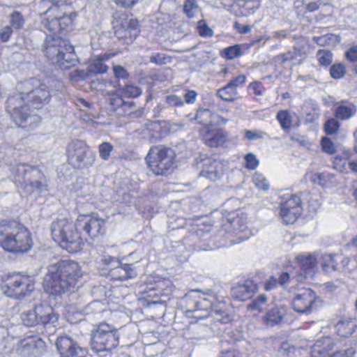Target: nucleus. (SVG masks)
<instances>
[{"instance_id": "nucleus-1", "label": "nucleus", "mask_w": 357, "mask_h": 357, "mask_svg": "<svg viewBox=\"0 0 357 357\" xmlns=\"http://www.w3.org/2000/svg\"><path fill=\"white\" fill-rule=\"evenodd\" d=\"M105 220L97 216L79 215L73 222L68 218H59L51 225L52 238L60 246L69 252L79 251L84 243V238H97L105 234Z\"/></svg>"}, {"instance_id": "nucleus-2", "label": "nucleus", "mask_w": 357, "mask_h": 357, "mask_svg": "<svg viewBox=\"0 0 357 357\" xmlns=\"http://www.w3.org/2000/svg\"><path fill=\"white\" fill-rule=\"evenodd\" d=\"M20 91L10 96L6 101V109L15 123L21 128L36 127L40 117L27 113V105L24 104L25 97L31 102L32 107L38 109L50 99L47 86L36 78L20 83L17 86Z\"/></svg>"}, {"instance_id": "nucleus-3", "label": "nucleus", "mask_w": 357, "mask_h": 357, "mask_svg": "<svg viewBox=\"0 0 357 357\" xmlns=\"http://www.w3.org/2000/svg\"><path fill=\"white\" fill-rule=\"evenodd\" d=\"M215 296L212 294H204L197 291H192L182 299L185 307L188 317L197 319L211 317L214 322L223 324L231 321L230 315L223 310V305L215 303Z\"/></svg>"}, {"instance_id": "nucleus-4", "label": "nucleus", "mask_w": 357, "mask_h": 357, "mask_svg": "<svg viewBox=\"0 0 357 357\" xmlns=\"http://www.w3.org/2000/svg\"><path fill=\"white\" fill-rule=\"evenodd\" d=\"M82 275L81 267L77 262L61 260L48 266L44 287L51 294H60L74 287Z\"/></svg>"}, {"instance_id": "nucleus-5", "label": "nucleus", "mask_w": 357, "mask_h": 357, "mask_svg": "<svg viewBox=\"0 0 357 357\" xmlns=\"http://www.w3.org/2000/svg\"><path fill=\"white\" fill-rule=\"evenodd\" d=\"M43 52L47 60L62 69H68L77 63L74 47L56 35H49L43 45Z\"/></svg>"}, {"instance_id": "nucleus-6", "label": "nucleus", "mask_w": 357, "mask_h": 357, "mask_svg": "<svg viewBox=\"0 0 357 357\" xmlns=\"http://www.w3.org/2000/svg\"><path fill=\"white\" fill-rule=\"evenodd\" d=\"M11 178L25 195L40 193L46 190V180L38 168L27 164H18L11 169Z\"/></svg>"}, {"instance_id": "nucleus-7", "label": "nucleus", "mask_w": 357, "mask_h": 357, "mask_svg": "<svg viewBox=\"0 0 357 357\" xmlns=\"http://www.w3.org/2000/svg\"><path fill=\"white\" fill-rule=\"evenodd\" d=\"M0 245L12 253H23L33 246L31 234L22 226H0Z\"/></svg>"}, {"instance_id": "nucleus-8", "label": "nucleus", "mask_w": 357, "mask_h": 357, "mask_svg": "<svg viewBox=\"0 0 357 357\" xmlns=\"http://www.w3.org/2000/svg\"><path fill=\"white\" fill-rule=\"evenodd\" d=\"M281 198L280 216L285 224H293L297 220L303 210L305 202L310 211L316 212L317 210L318 203L317 201L310 202L311 196L308 192L287 197L283 195Z\"/></svg>"}, {"instance_id": "nucleus-9", "label": "nucleus", "mask_w": 357, "mask_h": 357, "mask_svg": "<svg viewBox=\"0 0 357 357\" xmlns=\"http://www.w3.org/2000/svg\"><path fill=\"white\" fill-rule=\"evenodd\" d=\"M219 233L220 236H225L226 239L229 240L230 245L248 240L252 235L247 226V215L243 211H238L235 216L231 217Z\"/></svg>"}, {"instance_id": "nucleus-10", "label": "nucleus", "mask_w": 357, "mask_h": 357, "mask_svg": "<svg viewBox=\"0 0 357 357\" xmlns=\"http://www.w3.org/2000/svg\"><path fill=\"white\" fill-rule=\"evenodd\" d=\"M119 335L113 326L100 323L91 334V347L96 352L110 351L119 344Z\"/></svg>"}, {"instance_id": "nucleus-11", "label": "nucleus", "mask_w": 357, "mask_h": 357, "mask_svg": "<svg viewBox=\"0 0 357 357\" xmlns=\"http://www.w3.org/2000/svg\"><path fill=\"white\" fill-rule=\"evenodd\" d=\"M174 158L175 154L172 149L164 146H154L149 150L146 161L153 173L162 175L171 169Z\"/></svg>"}, {"instance_id": "nucleus-12", "label": "nucleus", "mask_w": 357, "mask_h": 357, "mask_svg": "<svg viewBox=\"0 0 357 357\" xmlns=\"http://www.w3.org/2000/svg\"><path fill=\"white\" fill-rule=\"evenodd\" d=\"M69 162L75 167L91 166L96 160L95 153L82 141H72L67 147Z\"/></svg>"}, {"instance_id": "nucleus-13", "label": "nucleus", "mask_w": 357, "mask_h": 357, "mask_svg": "<svg viewBox=\"0 0 357 357\" xmlns=\"http://www.w3.org/2000/svg\"><path fill=\"white\" fill-rule=\"evenodd\" d=\"M1 289L7 296L20 299L33 291L34 281L27 275H15L8 279L6 284L2 285Z\"/></svg>"}, {"instance_id": "nucleus-14", "label": "nucleus", "mask_w": 357, "mask_h": 357, "mask_svg": "<svg viewBox=\"0 0 357 357\" xmlns=\"http://www.w3.org/2000/svg\"><path fill=\"white\" fill-rule=\"evenodd\" d=\"M105 266V269L108 271L109 277L114 280H126L135 277L136 273L131 269L129 264H121L114 257H105L102 259Z\"/></svg>"}, {"instance_id": "nucleus-15", "label": "nucleus", "mask_w": 357, "mask_h": 357, "mask_svg": "<svg viewBox=\"0 0 357 357\" xmlns=\"http://www.w3.org/2000/svg\"><path fill=\"white\" fill-rule=\"evenodd\" d=\"M70 4L66 0H41L38 4L40 15L43 18L59 19L69 12Z\"/></svg>"}, {"instance_id": "nucleus-16", "label": "nucleus", "mask_w": 357, "mask_h": 357, "mask_svg": "<svg viewBox=\"0 0 357 357\" xmlns=\"http://www.w3.org/2000/svg\"><path fill=\"white\" fill-rule=\"evenodd\" d=\"M56 347L60 357H86L87 349L79 346L68 335H61L56 338Z\"/></svg>"}, {"instance_id": "nucleus-17", "label": "nucleus", "mask_w": 357, "mask_h": 357, "mask_svg": "<svg viewBox=\"0 0 357 357\" xmlns=\"http://www.w3.org/2000/svg\"><path fill=\"white\" fill-rule=\"evenodd\" d=\"M137 21L128 17L126 14H121L115 18L113 22V27L116 36L121 39L131 38L136 35Z\"/></svg>"}, {"instance_id": "nucleus-18", "label": "nucleus", "mask_w": 357, "mask_h": 357, "mask_svg": "<svg viewBox=\"0 0 357 357\" xmlns=\"http://www.w3.org/2000/svg\"><path fill=\"white\" fill-rule=\"evenodd\" d=\"M316 294L310 289H304L297 293L292 300L294 310L302 314H310L316 301Z\"/></svg>"}, {"instance_id": "nucleus-19", "label": "nucleus", "mask_w": 357, "mask_h": 357, "mask_svg": "<svg viewBox=\"0 0 357 357\" xmlns=\"http://www.w3.org/2000/svg\"><path fill=\"white\" fill-rule=\"evenodd\" d=\"M227 165L222 160L210 157L203 160V169L201 175L211 181H216L225 173Z\"/></svg>"}, {"instance_id": "nucleus-20", "label": "nucleus", "mask_w": 357, "mask_h": 357, "mask_svg": "<svg viewBox=\"0 0 357 357\" xmlns=\"http://www.w3.org/2000/svg\"><path fill=\"white\" fill-rule=\"evenodd\" d=\"M45 342L38 337L22 340L18 346L19 353L24 357H39L45 351Z\"/></svg>"}, {"instance_id": "nucleus-21", "label": "nucleus", "mask_w": 357, "mask_h": 357, "mask_svg": "<svg viewBox=\"0 0 357 357\" xmlns=\"http://www.w3.org/2000/svg\"><path fill=\"white\" fill-rule=\"evenodd\" d=\"M257 284L251 280L238 283L231 289V296L238 301L250 299L257 291Z\"/></svg>"}, {"instance_id": "nucleus-22", "label": "nucleus", "mask_w": 357, "mask_h": 357, "mask_svg": "<svg viewBox=\"0 0 357 357\" xmlns=\"http://www.w3.org/2000/svg\"><path fill=\"white\" fill-rule=\"evenodd\" d=\"M195 119L197 120L199 123L206 126V128L214 125L225 124L227 122V120L218 116L206 108L198 109Z\"/></svg>"}, {"instance_id": "nucleus-23", "label": "nucleus", "mask_w": 357, "mask_h": 357, "mask_svg": "<svg viewBox=\"0 0 357 357\" xmlns=\"http://www.w3.org/2000/svg\"><path fill=\"white\" fill-rule=\"evenodd\" d=\"M34 308L38 324H54L57 321L58 317L50 305L46 303H40L36 305Z\"/></svg>"}, {"instance_id": "nucleus-24", "label": "nucleus", "mask_w": 357, "mask_h": 357, "mask_svg": "<svg viewBox=\"0 0 357 357\" xmlns=\"http://www.w3.org/2000/svg\"><path fill=\"white\" fill-rule=\"evenodd\" d=\"M226 137V133L222 130L207 128L203 136V139L207 146L218 147L225 143Z\"/></svg>"}, {"instance_id": "nucleus-25", "label": "nucleus", "mask_w": 357, "mask_h": 357, "mask_svg": "<svg viewBox=\"0 0 357 357\" xmlns=\"http://www.w3.org/2000/svg\"><path fill=\"white\" fill-rule=\"evenodd\" d=\"M333 348V343L329 337L317 340L311 347L312 357H329L328 351Z\"/></svg>"}, {"instance_id": "nucleus-26", "label": "nucleus", "mask_w": 357, "mask_h": 357, "mask_svg": "<svg viewBox=\"0 0 357 357\" xmlns=\"http://www.w3.org/2000/svg\"><path fill=\"white\" fill-rule=\"evenodd\" d=\"M287 313V308L284 305L277 306L269 310L263 317L264 323L269 326H274L279 324Z\"/></svg>"}, {"instance_id": "nucleus-27", "label": "nucleus", "mask_w": 357, "mask_h": 357, "mask_svg": "<svg viewBox=\"0 0 357 357\" xmlns=\"http://www.w3.org/2000/svg\"><path fill=\"white\" fill-rule=\"evenodd\" d=\"M139 294L140 295V299L146 301L148 305L159 303L158 298L160 295L154 284L151 283L147 285L140 286Z\"/></svg>"}, {"instance_id": "nucleus-28", "label": "nucleus", "mask_w": 357, "mask_h": 357, "mask_svg": "<svg viewBox=\"0 0 357 357\" xmlns=\"http://www.w3.org/2000/svg\"><path fill=\"white\" fill-rule=\"evenodd\" d=\"M356 112V107L354 104L342 101L337 104L335 114L337 118L341 120H347L352 117Z\"/></svg>"}, {"instance_id": "nucleus-29", "label": "nucleus", "mask_w": 357, "mask_h": 357, "mask_svg": "<svg viewBox=\"0 0 357 357\" xmlns=\"http://www.w3.org/2000/svg\"><path fill=\"white\" fill-rule=\"evenodd\" d=\"M335 327L340 336L346 337L353 333L356 329V324L354 319L347 318L340 320Z\"/></svg>"}, {"instance_id": "nucleus-30", "label": "nucleus", "mask_w": 357, "mask_h": 357, "mask_svg": "<svg viewBox=\"0 0 357 357\" xmlns=\"http://www.w3.org/2000/svg\"><path fill=\"white\" fill-rule=\"evenodd\" d=\"M109 57V54H104L101 57L98 56L93 59L88 66L89 73L91 75L106 73L107 66L103 63V61L108 59Z\"/></svg>"}, {"instance_id": "nucleus-31", "label": "nucleus", "mask_w": 357, "mask_h": 357, "mask_svg": "<svg viewBox=\"0 0 357 357\" xmlns=\"http://www.w3.org/2000/svg\"><path fill=\"white\" fill-rule=\"evenodd\" d=\"M326 3L323 0H295L294 6L299 8H304V13H313L317 11L320 6Z\"/></svg>"}, {"instance_id": "nucleus-32", "label": "nucleus", "mask_w": 357, "mask_h": 357, "mask_svg": "<svg viewBox=\"0 0 357 357\" xmlns=\"http://www.w3.org/2000/svg\"><path fill=\"white\" fill-rule=\"evenodd\" d=\"M294 112L289 110H280L276 115V119L278 121L281 128L284 130L290 129L293 125V117Z\"/></svg>"}, {"instance_id": "nucleus-33", "label": "nucleus", "mask_w": 357, "mask_h": 357, "mask_svg": "<svg viewBox=\"0 0 357 357\" xmlns=\"http://www.w3.org/2000/svg\"><path fill=\"white\" fill-rule=\"evenodd\" d=\"M216 96L221 100L228 102H233L238 98V91L227 84L216 91Z\"/></svg>"}, {"instance_id": "nucleus-34", "label": "nucleus", "mask_w": 357, "mask_h": 357, "mask_svg": "<svg viewBox=\"0 0 357 357\" xmlns=\"http://www.w3.org/2000/svg\"><path fill=\"white\" fill-rule=\"evenodd\" d=\"M313 181L315 183L324 187H328L336 183L335 175L328 172L315 174Z\"/></svg>"}, {"instance_id": "nucleus-35", "label": "nucleus", "mask_w": 357, "mask_h": 357, "mask_svg": "<svg viewBox=\"0 0 357 357\" xmlns=\"http://www.w3.org/2000/svg\"><path fill=\"white\" fill-rule=\"evenodd\" d=\"M25 23L26 19L21 12L14 10L9 15V26L14 30L22 29Z\"/></svg>"}, {"instance_id": "nucleus-36", "label": "nucleus", "mask_w": 357, "mask_h": 357, "mask_svg": "<svg viewBox=\"0 0 357 357\" xmlns=\"http://www.w3.org/2000/svg\"><path fill=\"white\" fill-rule=\"evenodd\" d=\"M296 259L305 271H312L317 264V259L314 255H298Z\"/></svg>"}, {"instance_id": "nucleus-37", "label": "nucleus", "mask_w": 357, "mask_h": 357, "mask_svg": "<svg viewBox=\"0 0 357 357\" xmlns=\"http://www.w3.org/2000/svg\"><path fill=\"white\" fill-rule=\"evenodd\" d=\"M268 306V298L266 296L261 294L258 296L255 300L248 305V309L251 311L261 312Z\"/></svg>"}, {"instance_id": "nucleus-38", "label": "nucleus", "mask_w": 357, "mask_h": 357, "mask_svg": "<svg viewBox=\"0 0 357 357\" xmlns=\"http://www.w3.org/2000/svg\"><path fill=\"white\" fill-rule=\"evenodd\" d=\"M41 24L44 29L50 32H52V35L61 31L59 20L56 18H42Z\"/></svg>"}, {"instance_id": "nucleus-39", "label": "nucleus", "mask_w": 357, "mask_h": 357, "mask_svg": "<svg viewBox=\"0 0 357 357\" xmlns=\"http://www.w3.org/2000/svg\"><path fill=\"white\" fill-rule=\"evenodd\" d=\"M21 319L22 323L27 326H34L38 324L34 307L31 310L22 312L21 314Z\"/></svg>"}, {"instance_id": "nucleus-40", "label": "nucleus", "mask_w": 357, "mask_h": 357, "mask_svg": "<svg viewBox=\"0 0 357 357\" xmlns=\"http://www.w3.org/2000/svg\"><path fill=\"white\" fill-rule=\"evenodd\" d=\"M154 285L157 288L160 296H167L172 291V283L171 280L165 278L158 280L154 283Z\"/></svg>"}, {"instance_id": "nucleus-41", "label": "nucleus", "mask_w": 357, "mask_h": 357, "mask_svg": "<svg viewBox=\"0 0 357 357\" xmlns=\"http://www.w3.org/2000/svg\"><path fill=\"white\" fill-rule=\"evenodd\" d=\"M183 11L188 17H195L199 12L196 0H186L184 3Z\"/></svg>"}, {"instance_id": "nucleus-42", "label": "nucleus", "mask_w": 357, "mask_h": 357, "mask_svg": "<svg viewBox=\"0 0 357 357\" xmlns=\"http://www.w3.org/2000/svg\"><path fill=\"white\" fill-rule=\"evenodd\" d=\"M77 17L76 13L68 12L62 15L59 18L61 31L65 30L73 24L74 19Z\"/></svg>"}, {"instance_id": "nucleus-43", "label": "nucleus", "mask_w": 357, "mask_h": 357, "mask_svg": "<svg viewBox=\"0 0 357 357\" xmlns=\"http://www.w3.org/2000/svg\"><path fill=\"white\" fill-rule=\"evenodd\" d=\"M336 255L326 254L323 257V268L325 271H329L330 269L335 271L337 269V263L335 261V258Z\"/></svg>"}, {"instance_id": "nucleus-44", "label": "nucleus", "mask_w": 357, "mask_h": 357, "mask_svg": "<svg viewBox=\"0 0 357 357\" xmlns=\"http://www.w3.org/2000/svg\"><path fill=\"white\" fill-rule=\"evenodd\" d=\"M317 58L321 66H329L333 60L332 53L326 50H320L317 53Z\"/></svg>"}, {"instance_id": "nucleus-45", "label": "nucleus", "mask_w": 357, "mask_h": 357, "mask_svg": "<svg viewBox=\"0 0 357 357\" xmlns=\"http://www.w3.org/2000/svg\"><path fill=\"white\" fill-rule=\"evenodd\" d=\"M150 61L156 65H163L171 63L172 57L165 53H153Z\"/></svg>"}, {"instance_id": "nucleus-46", "label": "nucleus", "mask_w": 357, "mask_h": 357, "mask_svg": "<svg viewBox=\"0 0 357 357\" xmlns=\"http://www.w3.org/2000/svg\"><path fill=\"white\" fill-rule=\"evenodd\" d=\"M265 135V132L257 129L245 130L244 131V137L249 141L262 139L264 138Z\"/></svg>"}, {"instance_id": "nucleus-47", "label": "nucleus", "mask_w": 357, "mask_h": 357, "mask_svg": "<svg viewBox=\"0 0 357 357\" xmlns=\"http://www.w3.org/2000/svg\"><path fill=\"white\" fill-rule=\"evenodd\" d=\"M320 145L322 151L327 154L333 155L336 151V148L333 142L327 137H324L321 139Z\"/></svg>"}, {"instance_id": "nucleus-48", "label": "nucleus", "mask_w": 357, "mask_h": 357, "mask_svg": "<svg viewBox=\"0 0 357 357\" xmlns=\"http://www.w3.org/2000/svg\"><path fill=\"white\" fill-rule=\"evenodd\" d=\"M346 73V69L343 64H333L330 69V74L334 79H340L344 77Z\"/></svg>"}, {"instance_id": "nucleus-49", "label": "nucleus", "mask_w": 357, "mask_h": 357, "mask_svg": "<svg viewBox=\"0 0 357 357\" xmlns=\"http://www.w3.org/2000/svg\"><path fill=\"white\" fill-rule=\"evenodd\" d=\"M122 91L124 96L128 98L138 97L142 93L141 89L132 84L126 85Z\"/></svg>"}, {"instance_id": "nucleus-50", "label": "nucleus", "mask_w": 357, "mask_h": 357, "mask_svg": "<svg viewBox=\"0 0 357 357\" xmlns=\"http://www.w3.org/2000/svg\"><path fill=\"white\" fill-rule=\"evenodd\" d=\"M135 104L134 101H124L119 111H118L119 116L129 115L132 113L135 109Z\"/></svg>"}, {"instance_id": "nucleus-51", "label": "nucleus", "mask_w": 357, "mask_h": 357, "mask_svg": "<svg viewBox=\"0 0 357 357\" xmlns=\"http://www.w3.org/2000/svg\"><path fill=\"white\" fill-rule=\"evenodd\" d=\"M112 149L113 146L109 142L100 144L98 147L100 157L105 160H107Z\"/></svg>"}, {"instance_id": "nucleus-52", "label": "nucleus", "mask_w": 357, "mask_h": 357, "mask_svg": "<svg viewBox=\"0 0 357 357\" xmlns=\"http://www.w3.org/2000/svg\"><path fill=\"white\" fill-rule=\"evenodd\" d=\"M224 56L229 60L234 59L241 54V49L238 45L228 47L223 50Z\"/></svg>"}, {"instance_id": "nucleus-53", "label": "nucleus", "mask_w": 357, "mask_h": 357, "mask_svg": "<svg viewBox=\"0 0 357 357\" xmlns=\"http://www.w3.org/2000/svg\"><path fill=\"white\" fill-rule=\"evenodd\" d=\"M252 181L255 186L259 189L267 190L268 189V183L266 178L261 174H255Z\"/></svg>"}, {"instance_id": "nucleus-54", "label": "nucleus", "mask_w": 357, "mask_h": 357, "mask_svg": "<svg viewBox=\"0 0 357 357\" xmlns=\"http://www.w3.org/2000/svg\"><path fill=\"white\" fill-rule=\"evenodd\" d=\"M109 102L111 109L118 115V111H119L123 102V98L118 95L113 94L109 98Z\"/></svg>"}, {"instance_id": "nucleus-55", "label": "nucleus", "mask_w": 357, "mask_h": 357, "mask_svg": "<svg viewBox=\"0 0 357 357\" xmlns=\"http://www.w3.org/2000/svg\"><path fill=\"white\" fill-rule=\"evenodd\" d=\"M340 127V123L335 119H328L324 124V130L328 135L335 133Z\"/></svg>"}, {"instance_id": "nucleus-56", "label": "nucleus", "mask_w": 357, "mask_h": 357, "mask_svg": "<svg viewBox=\"0 0 357 357\" xmlns=\"http://www.w3.org/2000/svg\"><path fill=\"white\" fill-rule=\"evenodd\" d=\"M229 344L227 341H220V357H238V353L235 350H230L227 347V345Z\"/></svg>"}, {"instance_id": "nucleus-57", "label": "nucleus", "mask_w": 357, "mask_h": 357, "mask_svg": "<svg viewBox=\"0 0 357 357\" xmlns=\"http://www.w3.org/2000/svg\"><path fill=\"white\" fill-rule=\"evenodd\" d=\"M91 74L89 70L86 72L84 70H75L70 73V79L72 82H78L86 79Z\"/></svg>"}, {"instance_id": "nucleus-58", "label": "nucleus", "mask_w": 357, "mask_h": 357, "mask_svg": "<svg viewBox=\"0 0 357 357\" xmlns=\"http://www.w3.org/2000/svg\"><path fill=\"white\" fill-rule=\"evenodd\" d=\"M245 161V167L248 169H255L259 165V160L257 156L252 153H248L244 157Z\"/></svg>"}, {"instance_id": "nucleus-59", "label": "nucleus", "mask_w": 357, "mask_h": 357, "mask_svg": "<svg viewBox=\"0 0 357 357\" xmlns=\"http://www.w3.org/2000/svg\"><path fill=\"white\" fill-rule=\"evenodd\" d=\"M197 29L201 36L208 37L213 36V30L203 20L199 21Z\"/></svg>"}, {"instance_id": "nucleus-60", "label": "nucleus", "mask_w": 357, "mask_h": 357, "mask_svg": "<svg viewBox=\"0 0 357 357\" xmlns=\"http://www.w3.org/2000/svg\"><path fill=\"white\" fill-rule=\"evenodd\" d=\"M246 82V77L243 75H238L237 77H234V79H231L228 84L230 85V86L233 87L236 89V91H238V88H242Z\"/></svg>"}, {"instance_id": "nucleus-61", "label": "nucleus", "mask_w": 357, "mask_h": 357, "mask_svg": "<svg viewBox=\"0 0 357 357\" xmlns=\"http://www.w3.org/2000/svg\"><path fill=\"white\" fill-rule=\"evenodd\" d=\"M13 29L9 25L5 26L0 29V40L1 42H7L9 40L13 32Z\"/></svg>"}, {"instance_id": "nucleus-62", "label": "nucleus", "mask_w": 357, "mask_h": 357, "mask_svg": "<svg viewBox=\"0 0 357 357\" xmlns=\"http://www.w3.org/2000/svg\"><path fill=\"white\" fill-rule=\"evenodd\" d=\"M166 102L173 107L182 106L184 104L183 99L176 95H169L166 97Z\"/></svg>"}, {"instance_id": "nucleus-63", "label": "nucleus", "mask_w": 357, "mask_h": 357, "mask_svg": "<svg viewBox=\"0 0 357 357\" xmlns=\"http://www.w3.org/2000/svg\"><path fill=\"white\" fill-rule=\"evenodd\" d=\"M114 73L116 77L125 79L128 77V73L124 68L120 66L113 67Z\"/></svg>"}, {"instance_id": "nucleus-64", "label": "nucleus", "mask_w": 357, "mask_h": 357, "mask_svg": "<svg viewBox=\"0 0 357 357\" xmlns=\"http://www.w3.org/2000/svg\"><path fill=\"white\" fill-rule=\"evenodd\" d=\"M347 59L351 61H357V45L350 47L345 53Z\"/></svg>"}]
</instances>
